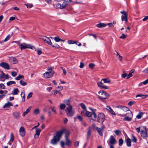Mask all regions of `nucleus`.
Instances as JSON below:
<instances>
[{"label":"nucleus","mask_w":148,"mask_h":148,"mask_svg":"<svg viewBox=\"0 0 148 148\" xmlns=\"http://www.w3.org/2000/svg\"><path fill=\"white\" fill-rule=\"evenodd\" d=\"M80 106L81 108L84 110L81 112V114L82 116L88 117L90 120L95 121V120L96 114L95 112V110L92 108L91 110L92 112H90L87 111L86 107L83 103H81Z\"/></svg>","instance_id":"obj_1"},{"label":"nucleus","mask_w":148,"mask_h":148,"mask_svg":"<svg viewBox=\"0 0 148 148\" xmlns=\"http://www.w3.org/2000/svg\"><path fill=\"white\" fill-rule=\"evenodd\" d=\"M64 130H62L56 133V135L54 136L53 138L51 140V143L53 145H56L60 140V138L63 134Z\"/></svg>","instance_id":"obj_2"},{"label":"nucleus","mask_w":148,"mask_h":148,"mask_svg":"<svg viewBox=\"0 0 148 148\" xmlns=\"http://www.w3.org/2000/svg\"><path fill=\"white\" fill-rule=\"evenodd\" d=\"M65 111L68 117H72L74 114V112L73 110V107L71 105H69L68 107L66 108Z\"/></svg>","instance_id":"obj_3"},{"label":"nucleus","mask_w":148,"mask_h":148,"mask_svg":"<svg viewBox=\"0 0 148 148\" xmlns=\"http://www.w3.org/2000/svg\"><path fill=\"white\" fill-rule=\"evenodd\" d=\"M19 47L21 50L24 49L26 48H31L32 49H35V48L33 46H31L30 45L23 43L19 45Z\"/></svg>","instance_id":"obj_4"},{"label":"nucleus","mask_w":148,"mask_h":148,"mask_svg":"<svg viewBox=\"0 0 148 148\" xmlns=\"http://www.w3.org/2000/svg\"><path fill=\"white\" fill-rule=\"evenodd\" d=\"M99 97L101 99H105L108 98V95L105 92L100 91L99 92Z\"/></svg>","instance_id":"obj_5"},{"label":"nucleus","mask_w":148,"mask_h":148,"mask_svg":"<svg viewBox=\"0 0 148 148\" xmlns=\"http://www.w3.org/2000/svg\"><path fill=\"white\" fill-rule=\"evenodd\" d=\"M105 116L103 113H99L97 116V121L100 123H102L104 121Z\"/></svg>","instance_id":"obj_6"},{"label":"nucleus","mask_w":148,"mask_h":148,"mask_svg":"<svg viewBox=\"0 0 148 148\" xmlns=\"http://www.w3.org/2000/svg\"><path fill=\"white\" fill-rule=\"evenodd\" d=\"M126 117L124 118L123 120L128 121H130L132 118L133 114L131 112H129L125 114Z\"/></svg>","instance_id":"obj_7"},{"label":"nucleus","mask_w":148,"mask_h":148,"mask_svg":"<svg viewBox=\"0 0 148 148\" xmlns=\"http://www.w3.org/2000/svg\"><path fill=\"white\" fill-rule=\"evenodd\" d=\"M54 73V72L51 71L49 72H46L43 75V76L46 78H49L51 77Z\"/></svg>","instance_id":"obj_8"},{"label":"nucleus","mask_w":148,"mask_h":148,"mask_svg":"<svg viewBox=\"0 0 148 148\" xmlns=\"http://www.w3.org/2000/svg\"><path fill=\"white\" fill-rule=\"evenodd\" d=\"M140 134L141 136L143 138H146L147 136L148 133H147L146 129L145 127H143L142 129H141Z\"/></svg>","instance_id":"obj_9"},{"label":"nucleus","mask_w":148,"mask_h":148,"mask_svg":"<svg viewBox=\"0 0 148 148\" xmlns=\"http://www.w3.org/2000/svg\"><path fill=\"white\" fill-rule=\"evenodd\" d=\"M123 15L121 16V20L122 21H124L126 22L127 21V13L125 11H122L120 12Z\"/></svg>","instance_id":"obj_10"},{"label":"nucleus","mask_w":148,"mask_h":148,"mask_svg":"<svg viewBox=\"0 0 148 148\" xmlns=\"http://www.w3.org/2000/svg\"><path fill=\"white\" fill-rule=\"evenodd\" d=\"M105 128V127L104 126H103L101 127V128H99L98 127H96V130L98 132L99 134L102 136L103 135V131Z\"/></svg>","instance_id":"obj_11"},{"label":"nucleus","mask_w":148,"mask_h":148,"mask_svg":"<svg viewBox=\"0 0 148 148\" xmlns=\"http://www.w3.org/2000/svg\"><path fill=\"white\" fill-rule=\"evenodd\" d=\"M42 39L45 42L50 45H52V44L51 41V40L48 37H47L46 36H43Z\"/></svg>","instance_id":"obj_12"},{"label":"nucleus","mask_w":148,"mask_h":148,"mask_svg":"<svg viewBox=\"0 0 148 148\" xmlns=\"http://www.w3.org/2000/svg\"><path fill=\"white\" fill-rule=\"evenodd\" d=\"M0 66L6 69L9 70L10 69L9 64L5 62H1L0 63Z\"/></svg>","instance_id":"obj_13"},{"label":"nucleus","mask_w":148,"mask_h":148,"mask_svg":"<svg viewBox=\"0 0 148 148\" xmlns=\"http://www.w3.org/2000/svg\"><path fill=\"white\" fill-rule=\"evenodd\" d=\"M19 132L20 135L22 136H24L25 135V131L24 128L23 127L21 126L19 130Z\"/></svg>","instance_id":"obj_14"},{"label":"nucleus","mask_w":148,"mask_h":148,"mask_svg":"<svg viewBox=\"0 0 148 148\" xmlns=\"http://www.w3.org/2000/svg\"><path fill=\"white\" fill-rule=\"evenodd\" d=\"M104 83L103 81H102V79L101 80L100 82L97 83L98 86L101 88H104L105 89H108V87L103 84Z\"/></svg>","instance_id":"obj_15"},{"label":"nucleus","mask_w":148,"mask_h":148,"mask_svg":"<svg viewBox=\"0 0 148 148\" xmlns=\"http://www.w3.org/2000/svg\"><path fill=\"white\" fill-rule=\"evenodd\" d=\"M71 1L69 0H64L63 1V3L61 4V8L63 9L68 5Z\"/></svg>","instance_id":"obj_16"},{"label":"nucleus","mask_w":148,"mask_h":148,"mask_svg":"<svg viewBox=\"0 0 148 148\" xmlns=\"http://www.w3.org/2000/svg\"><path fill=\"white\" fill-rule=\"evenodd\" d=\"M7 93V91L6 90H0V99H1L4 97Z\"/></svg>","instance_id":"obj_17"},{"label":"nucleus","mask_w":148,"mask_h":148,"mask_svg":"<svg viewBox=\"0 0 148 148\" xmlns=\"http://www.w3.org/2000/svg\"><path fill=\"white\" fill-rule=\"evenodd\" d=\"M0 78L1 79H8L9 78V76L8 75H5L3 71H1L0 74Z\"/></svg>","instance_id":"obj_18"},{"label":"nucleus","mask_w":148,"mask_h":148,"mask_svg":"<svg viewBox=\"0 0 148 148\" xmlns=\"http://www.w3.org/2000/svg\"><path fill=\"white\" fill-rule=\"evenodd\" d=\"M116 107L118 108L119 109L122 110L125 112H126L129 110V109L128 108L124 106H116Z\"/></svg>","instance_id":"obj_19"},{"label":"nucleus","mask_w":148,"mask_h":148,"mask_svg":"<svg viewBox=\"0 0 148 148\" xmlns=\"http://www.w3.org/2000/svg\"><path fill=\"white\" fill-rule=\"evenodd\" d=\"M111 145L114 144L116 143V140L114 137L112 135L110 136L109 139Z\"/></svg>","instance_id":"obj_20"},{"label":"nucleus","mask_w":148,"mask_h":148,"mask_svg":"<svg viewBox=\"0 0 148 148\" xmlns=\"http://www.w3.org/2000/svg\"><path fill=\"white\" fill-rule=\"evenodd\" d=\"M9 61L12 64H16L18 62V60L16 58L12 57L10 58Z\"/></svg>","instance_id":"obj_21"},{"label":"nucleus","mask_w":148,"mask_h":148,"mask_svg":"<svg viewBox=\"0 0 148 148\" xmlns=\"http://www.w3.org/2000/svg\"><path fill=\"white\" fill-rule=\"evenodd\" d=\"M41 131V130L40 129L37 128L36 129V134L34 136V137L35 138H38Z\"/></svg>","instance_id":"obj_22"},{"label":"nucleus","mask_w":148,"mask_h":148,"mask_svg":"<svg viewBox=\"0 0 148 148\" xmlns=\"http://www.w3.org/2000/svg\"><path fill=\"white\" fill-rule=\"evenodd\" d=\"M148 97V95H146L142 94H138L136 96V98H137L138 97H139L140 98L138 99H145L147 97Z\"/></svg>","instance_id":"obj_23"},{"label":"nucleus","mask_w":148,"mask_h":148,"mask_svg":"<svg viewBox=\"0 0 148 148\" xmlns=\"http://www.w3.org/2000/svg\"><path fill=\"white\" fill-rule=\"evenodd\" d=\"M106 110H107L112 114L114 115H116L114 112L110 107L107 106H106Z\"/></svg>","instance_id":"obj_24"},{"label":"nucleus","mask_w":148,"mask_h":148,"mask_svg":"<svg viewBox=\"0 0 148 148\" xmlns=\"http://www.w3.org/2000/svg\"><path fill=\"white\" fill-rule=\"evenodd\" d=\"M12 115L14 118L18 119L20 116V113L18 112H15L13 113Z\"/></svg>","instance_id":"obj_25"},{"label":"nucleus","mask_w":148,"mask_h":148,"mask_svg":"<svg viewBox=\"0 0 148 148\" xmlns=\"http://www.w3.org/2000/svg\"><path fill=\"white\" fill-rule=\"evenodd\" d=\"M13 106V104L11 102H8L4 105L3 106V108H7L10 106Z\"/></svg>","instance_id":"obj_26"},{"label":"nucleus","mask_w":148,"mask_h":148,"mask_svg":"<svg viewBox=\"0 0 148 148\" xmlns=\"http://www.w3.org/2000/svg\"><path fill=\"white\" fill-rule=\"evenodd\" d=\"M19 92V91L17 88H14L12 91L11 94L14 95H16Z\"/></svg>","instance_id":"obj_27"},{"label":"nucleus","mask_w":148,"mask_h":148,"mask_svg":"<svg viewBox=\"0 0 148 148\" xmlns=\"http://www.w3.org/2000/svg\"><path fill=\"white\" fill-rule=\"evenodd\" d=\"M77 42H79L78 41L72 40H69L68 41V43L69 44H76V45H77Z\"/></svg>","instance_id":"obj_28"},{"label":"nucleus","mask_w":148,"mask_h":148,"mask_svg":"<svg viewBox=\"0 0 148 148\" xmlns=\"http://www.w3.org/2000/svg\"><path fill=\"white\" fill-rule=\"evenodd\" d=\"M31 108V107H29L26 110V111L23 113V114H22L23 116H24L27 114L30 111Z\"/></svg>","instance_id":"obj_29"},{"label":"nucleus","mask_w":148,"mask_h":148,"mask_svg":"<svg viewBox=\"0 0 148 148\" xmlns=\"http://www.w3.org/2000/svg\"><path fill=\"white\" fill-rule=\"evenodd\" d=\"M102 81L104 83H108L110 82V80L108 78H104L102 79Z\"/></svg>","instance_id":"obj_30"},{"label":"nucleus","mask_w":148,"mask_h":148,"mask_svg":"<svg viewBox=\"0 0 148 148\" xmlns=\"http://www.w3.org/2000/svg\"><path fill=\"white\" fill-rule=\"evenodd\" d=\"M134 71H135L134 70H132L130 71L128 75H127V79H128L130 77H132V73H133Z\"/></svg>","instance_id":"obj_31"},{"label":"nucleus","mask_w":148,"mask_h":148,"mask_svg":"<svg viewBox=\"0 0 148 148\" xmlns=\"http://www.w3.org/2000/svg\"><path fill=\"white\" fill-rule=\"evenodd\" d=\"M50 109L52 112H54L55 114L56 113V108L55 106H51L50 107Z\"/></svg>","instance_id":"obj_32"},{"label":"nucleus","mask_w":148,"mask_h":148,"mask_svg":"<svg viewBox=\"0 0 148 148\" xmlns=\"http://www.w3.org/2000/svg\"><path fill=\"white\" fill-rule=\"evenodd\" d=\"M21 97L22 98V101H23V102H24L25 101V92L24 90H23V91L21 92Z\"/></svg>","instance_id":"obj_33"},{"label":"nucleus","mask_w":148,"mask_h":148,"mask_svg":"<svg viewBox=\"0 0 148 148\" xmlns=\"http://www.w3.org/2000/svg\"><path fill=\"white\" fill-rule=\"evenodd\" d=\"M127 145L128 147H130L131 145V139L128 138L127 139Z\"/></svg>","instance_id":"obj_34"},{"label":"nucleus","mask_w":148,"mask_h":148,"mask_svg":"<svg viewBox=\"0 0 148 148\" xmlns=\"http://www.w3.org/2000/svg\"><path fill=\"white\" fill-rule=\"evenodd\" d=\"M24 76L19 74L15 78V79L16 80H19L21 79H24Z\"/></svg>","instance_id":"obj_35"},{"label":"nucleus","mask_w":148,"mask_h":148,"mask_svg":"<svg viewBox=\"0 0 148 148\" xmlns=\"http://www.w3.org/2000/svg\"><path fill=\"white\" fill-rule=\"evenodd\" d=\"M106 25L104 23H100L99 24H97L96 25V26L97 27L101 28L104 27L106 26Z\"/></svg>","instance_id":"obj_36"},{"label":"nucleus","mask_w":148,"mask_h":148,"mask_svg":"<svg viewBox=\"0 0 148 148\" xmlns=\"http://www.w3.org/2000/svg\"><path fill=\"white\" fill-rule=\"evenodd\" d=\"M66 142L65 143V145L67 146H69L71 144V142L69 140L67 137H66Z\"/></svg>","instance_id":"obj_37"},{"label":"nucleus","mask_w":148,"mask_h":148,"mask_svg":"<svg viewBox=\"0 0 148 148\" xmlns=\"http://www.w3.org/2000/svg\"><path fill=\"white\" fill-rule=\"evenodd\" d=\"M63 102L65 104H66V105H68L69 106V105H70V99H68L65 100Z\"/></svg>","instance_id":"obj_38"},{"label":"nucleus","mask_w":148,"mask_h":148,"mask_svg":"<svg viewBox=\"0 0 148 148\" xmlns=\"http://www.w3.org/2000/svg\"><path fill=\"white\" fill-rule=\"evenodd\" d=\"M16 84L15 82L14 81H10L7 83V85L8 86H10L12 84Z\"/></svg>","instance_id":"obj_39"},{"label":"nucleus","mask_w":148,"mask_h":148,"mask_svg":"<svg viewBox=\"0 0 148 148\" xmlns=\"http://www.w3.org/2000/svg\"><path fill=\"white\" fill-rule=\"evenodd\" d=\"M54 6L56 8L62 9L61 8V4L59 3L56 4L54 5Z\"/></svg>","instance_id":"obj_40"},{"label":"nucleus","mask_w":148,"mask_h":148,"mask_svg":"<svg viewBox=\"0 0 148 148\" xmlns=\"http://www.w3.org/2000/svg\"><path fill=\"white\" fill-rule=\"evenodd\" d=\"M34 113L35 114H38L40 113L39 109L38 108H37L34 110Z\"/></svg>","instance_id":"obj_41"},{"label":"nucleus","mask_w":148,"mask_h":148,"mask_svg":"<svg viewBox=\"0 0 148 148\" xmlns=\"http://www.w3.org/2000/svg\"><path fill=\"white\" fill-rule=\"evenodd\" d=\"M36 51L38 55H40L42 53V51L41 49L37 48Z\"/></svg>","instance_id":"obj_42"},{"label":"nucleus","mask_w":148,"mask_h":148,"mask_svg":"<svg viewBox=\"0 0 148 148\" xmlns=\"http://www.w3.org/2000/svg\"><path fill=\"white\" fill-rule=\"evenodd\" d=\"M66 106L65 104L62 103L60 105V107L61 109H64L66 108Z\"/></svg>","instance_id":"obj_43"},{"label":"nucleus","mask_w":148,"mask_h":148,"mask_svg":"<svg viewBox=\"0 0 148 148\" xmlns=\"http://www.w3.org/2000/svg\"><path fill=\"white\" fill-rule=\"evenodd\" d=\"M19 82L20 84L23 86H25L27 84V83L23 80H20Z\"/></svg>","instance_id":"obj_44"},{"label":"nucleus","mask_w":148,"mask_h":148,"mask_svg":"<svg viewBox=\"0 0 148 148\" xmlns=\"http://www.w3.org/2000/svg\"><path fill=\"white\" fill-rule=\"evenodd\" d=\"M14 140V136L13 133H11L10 134V141L13 142Z\"/></svg>","instance_id":"obj_45"},{"label":"nucleus","mask_w":148,"mask_h":148,"mask_svg":"<svg viewBox=\"0 0 148 148\" xmlns=\"http://www.w3.org/2000/svg\"><path fill=\"white\" fill-rule=\"evenodd\" d=\"M27 8H30L33 6V5L32 4H25Z\"/></svg>","instance_id":"obj_46"},{"label":"nucleus","mask_w":148,"mask_h":148,"mask_svg":"<svg viewBox=\"0 0 148 148\" xmlns=\"http://www.w3.org/2000/svg\"><path fill=\"white\" fill-rule=\"evenodd\" d=\"M143 113L142 112L139 113V114L136 116V118L138 119H141Z\"/></svg>","instance_id":"obj_47"},{"label":"nucleus","mask_w":148,"mask_h":148,"mask_svg":"<svg viewBox=\"0 0 148 148\" xmlns=\"http://www.w3.org/2000/svg\"><path fill=\"white\" fill-rule=\"evenodd\" d=\"M123 143V140L122 139H120L119 140V145L120 146H121Z\"/></svg>","instance_id":"obj_48"},{"label":"nucleus","mask_w":148,"mask_h":148,"mask_svg":"<svg viewBox=\"0 0 148 148\" xmlns=\"http://www.w3.org/2000/svg\"><path fill=\"white\" fill-rule=\"evenodd\" d=\"M10 38V36L9 35H8L6 37L5 39L3 41V42H5L8 40Z\"/></svg>","instance_id":"obj_49"},{"label":"nucleus","mask_w":148,"mask_h":148,"mask_svg":"<svg viewBox=\"0 0 148 148\" xmlns=\"http://www.w3.org/2000/svg\"><path fill=\"white\" fill-rule=\"evenodd\" d=\"M54 39L56 42H58L60 41L61 39L58 37H56L54 38Z\"/></svg>","instance_id":"obj_50"},{"label":"nucleus","mask_w":148,"mask_h":148,"mask_svg":"<svg viewBox=\"0 0 148 148\" xmlns=\"http://www.w3.org/2000/svg\"><path fill=\"white\" fill-rule=\"evenodd\" d=\"M13 77H15L17 75V73L15 71H13L11 73Z\"/></svg>","instance_id":"obj_51"},{"label":"nucleus","mask_w":148,"mask_h":148,"mask_svg":"<svg viewBox=\"0 0 148 148\" xmlns=\"http://www.w3.org/2000/svg\"><path fill=\"white\" fill-rule=\"evenodd\" d=\"M114 132L116 135H118L120 133L121 131L119 130H115Z\"/></svg>","instance_id":"obj_52"},{"label":"nucleus","mask_w":148,"mask_h":148,"mask_svg":"<svg viewBox=\"0 0 148 148\" xmlns=\"http://www.w3.org/2000/svg\"><path fill=\"white\" fill-rule=\"evenodd\" d=\"M0 88L1 89H5V86L3 84H0Z\"/></svg>","instance_id":"obj_53"},{"label":"nucleus","mask_w":148,"mask_h":148,"mask_svg":"<svg viewBox=\"0 0 148 148\" xmlns=\"http://www.w3.org/2000/svg\"><path fill=\"white\" fill-rule=\"evenodd\" d=\"M77 118L81 121L82 122L83 121V118L80 115L77 116Z\"/></svg>","instance_id":"obj_54"},{"label":"nucleus","mask_w":148,"mask_h":148,"mask_svg":"<svg viewBox=\"0 0 148 148\" xmlns=\"http://www.w3.org/2000/svg\"><path fill=\"white\" fill-rule=\"evenodd\" d=\"M32 94H33V93L32 92H31L29 93L28 94V95L27 97V99H28L30 98V97H31L32 96Z\"/></svg>","instance_id":"obj_55"},{"label":"nucleus","mask_w":148,"mask_h":148,"mask_svg":"<svg viewBox=\"0 0 148 148\" xmlns=\"http://www.w3.org/2000/svg\"><path fill=\"white\" fill-rule=\"evenodd\" d=\"M132 141L134 143H136L137 141L136 139V138L134 136H133L132 137Z\"/></svg>","instance_id":"obj_56"},{"label":"nucleus","mask_w":148,"mask_h":148,"mask_svg":"<svg viewBox=\"0 0 148 148\" xmlns=\"http://www.w3.org/2000/svg\"><path fill=\"white\" fill-rule=\"evenodd\" d=\"M126 37V36L124 34H122L121 36L119 37V38L121 39H124Z\"/></svg>","instance_id":"obj_57"},{"label":"nucleus","mask_w":148,"mask_h":148,"mask_svg":"<svg viewBox=\"0 0 148 148\" xmlns=\"http://www.w3.org/2000/svg\"><path fill=\"white\" fill-rule=\"evenodd\" d=\"M79 145V141H76L74 143L75 146L77 147H78Z\"/></svg>","instance_id":"obj_58"},{"label":"nucleus","mask_w":148,"mask_h":148,"mask_svg":"<svg viewBox=\"0 0 148 148\" xmlns=\"http://www.w3.org/2000/svg\"><path fill=\"white\" fill-rule=\"evenodd\" d=\"M142 72L145 73H148V67L145 69Z\"/></svg>","instance_id":"obj_59"},{"label":"nucleus","mask_w":148,"mask_h":148,"mask_svg":"<svg viewBox=\"0 0 148 148\" xmlns=\"http://www.w3.org/2000/svg\"><path fill=\"white\" fill-rule=\"evenodd\" d=\"M89 66L90 68L91 69H92L94 66V64H93L91 63L89 64Z\"/></svg>","instance_id":"obj_60"},{"label":"nucleus","mask_w":148,"mask_h":148,"mask_svg":"<svg viewBox=\"0 0 148 148\" xmlns=\"http://www.w3.org/2000/svg\"><path fill=\"white\" fill-rule=\"evenodd\" d=\"M52 46L53 47H55L56 48H59L60 47V46L58 44H56Z\"/></svg>","instance_id":"obj_61"},{"label":"nucleus","mask_w":148,"mask_h":148,"mask_svg":"<svg viewBox=\"0 0 148 148\" xmlns=\"http://www.w3.org/2000/svg\"><path fill=\"white\" fill-rule=\"evenodd\" d=\"M61 69L63 70V73L64 75H65L66 73V70L64 69V68L63 67H61Z\"/></svg>","instance_id":"obj_62"},{"label":"nucleus","mask_w":148,"mask_h":148,"mask_svg":"<svg viewBox=\"0 0 148 148\" xmlns=\"http://www.w3.org/2000/svg\"><path fill=\"white\" fill-rule=\"evenodd\" d=\"M60 143L61 147H62L64 148V145L65 144V143L63 141H61Z\"/></svg>","instance_id":"obj_63"},{"label":"nucleus","mask_w":148,"mask_h":148,"mask_svg":"<svg viewBox=\"0 0 148 148\" xmlns=\"http://www.w3.org/2000/svg\"><path fill=\"white\" fill-rule=\"evenodd\" d=\"M148 19V16H145L143 19V21H145Z\"/></svg>","instance_id":"obj_64"}]
</instances>
